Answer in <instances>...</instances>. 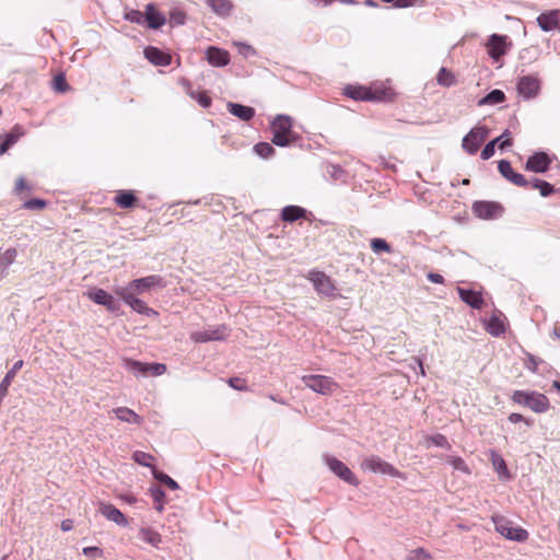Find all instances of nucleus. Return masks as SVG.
<instances>
[{
	"instance_id": "46",
	"label": "nucleus",
	"mask_w": 560,
	"mask_h": 560,
	"mask_svg": "<svg viewBox=\"0 0 560 560\" xmlns=\"http://www.w3.org/2000/svg\"><path fill=\"white\" fill-rule=\"evenodd\" d=\"M371 248L373 249L374 253H380V252L389 253L390 252V246L383 238H373L371 241Z\"/></svg>"
},
{
	"instance_id": "59",
	"label": "nucleus",
	"mask_w": 560,
	"mask_h": 560,
	"mask_svg": "<svg viewBox=\"0 0 560 560\" xmlns=\"http://www.w3.org/2000/svg\"><path fill=\"white\" fill-rule=\"evenodd\" d=\"M26 183H25V179L24 177H19L15 182V187H14V191L16 194H21L24 189H26Z\"/></svg>"
},
{
	"instance_id": "44",
	"label": "nucleus",
	"mask_w": 560,
	"mask_h": 560,
	"mask_svg": "<svg viewBox=\"0 0 560 560\" xmlns=\"http://www.w3.org/2000/svg\"><path fill=\"white\" fill-rule=\"evenodd\" d=\"M425 441L428 443V446L434 445V446L443 447V448H447V450L451 448V444L448 443L447 439L442 434H434L431 436H427Z\"/></svg>"
},
{
	"instance_id": "33",
	"label": "nucleus",
	"mask_w": 560,
	"mask_h": 560,
	"mask_svg": "<svg viewBox=\"0 0 560 560\" xmlns=\"http://www.w3.org/2000/svg\"><path fill=\"white\" fill-rule=\"evenodd\" d=\"M25 131L22 126L15 125L8 133L0 136V140H2L9 149L14 145L23 136Z\"/></svg>"
},
{
	"instance_id": "2",
	"label": "nucleus",
	"mask_w": 560,
	"mask_h": 560,
	"mask_svg": "<svg viewBox=\"0 0 560 560\" xmlns=\"http://www.w3.org/2000/svg\"><path fill=\"white\" fill-rule=\"evenodd\" d=\"M345 94L355 101H388L393 98L394 91L385 86L349 85L345 88Z\"/></svg>"
},
{
	"instance_id": "3",
	"label": "nucleus",
	"mask_w": 560,
	"mask_h": 560,
	"mask_svg": "<svg viewBox=\"0 0 560 560\" xmlns=\"http://www.w3.org/2000/svg\"><path fill=\"white\" fill-rule=\"evenodd\" d=\"M512 400L515 404L525 406L536 413L546 412L549 409V399L540 393L515 390L512 395Z\"/></svg>"
},
{
	"instance_id": "8",
	"label": "nucleus",
	"mask_w": 560,
	"mask_h": 560,
	"mask_svg": "<svg viewBox=\"0 0 560 560\" xmlns=\"http://www.w3.org/2000/svg\"><path fill=\"white\" fill-rule=\"evenodd\" d=\"M495 530L506 539L523 542L528 538V532L522 527L513 526L512 522L502 517L493 516Z\"/></svg>"
},
{
	"instance_id": "50",
	"label": "nucleus",
	"mask_w": 560,
	"mask_h": 560,
	"mask_svg": "<svg viewBox=\"0 0 560 560\" xmlns=\"http://www.w3.org/2000/svg\"><path fill=\"white\" fill-rule=\"evenodd\" d=\"M144 16H145V12L142 13L137 10H131L130 12L126 13V15H125L126 20H128L132 23H137V24L143 23Z\"/></svg>"
},
{
	"instance_id": "61",
	"label": "nucleus",
	"mask_w": 560,
	"mask_h": 560,
	"mask_svg": "<svg viewBox=\"0 0 560 560\" xmlns=\"http://www.w3.org/2000/svg\"><path fill=\"white\" fill-rule=\"evenodd\" d=\"M510 133L502 138L497 144H499V148L501 150H504L505 148L512 145V140L509 138Z\"/></svg>"
},
{
	"instance_id": "10",
	"label": "nucleus",
	"mask_w": 560,
	"mask_h": 560,
	"mask_svg": "<svg viewBox=\"0 0 560 560\" xmlns=\"http://www.w3.org/2000/svg\"><path fill=\"white\" fill-rule=\"evenodd\" d=\"M489 129L485 126L474 127L463 139L462 147L468 154H475L487 139Z\"/></svg>"
},
{
	"instance_id": "48",
	"label": "nucleus",
	"mask_w": 560,
	"mask_h": 560,
	"mask_svg": "<svg viewBox=\"0 0 560 560\" xmlns=\"http://www.w3.org/2000/svg\"><path fill=\"white\" fill-rule=\"evenodd\" d=\"M190 96L205 108L209 107L211 104V98L205 92H191Z\"/></svg>"
},
{
	"instance_id": "21",
	"label": "nucleus",
	"mask_w": 560,
	"mask_h": 560,
	"mask_svg": "<svg viewBox=\"0 0 560 560\" xmlns=\"http://www.w3.org/2000/svg\"><path fill=\"white\" fill-rule=\"evenodd\" d=\"M483 324L485 329L493 337H499L505 332V317L502 314L492 315L489 319L485 320Z\"/></svg>"
},
{
	"instance_id": "56",
	"label": "nucleus",
	"mask_w": 560,
	"mask_h": 560,
	"mask_svg": "<svg viewBox=\"0 0 560 560\" xmlns=\"http://www.w3.org/2000/svg\"><path fill=\"white\" fill-rule=\"evenodd\" d=\"M422 0H396V8H409L415 5H420Z\"/></svg>"
},
{
	"instance_id": "1",
	"label": "nucleus",
	"mask_w": 560,
	"mask_h": 560,
	"mask_svg": "<svg viewBox=\"0 0 560 560\" xmlns=\"http://www.w3.org/2000/svg\"><path fill=\"white\" fill-rule=\"evenodd\" d=\"M271 142L284 148L294 143L299 135L293 129V119L288 115H277L270 122Z\"/></svg>"
},
{
	"instance_id": "64",
	"label": "nucleus",
	"mask_w": 560,
	"mask_h": 560,
	"mask_svg": "<svg viewBox=\"0 0 560 560\" xmlns=\"http://www.w3.org/2000/svg\"><path fill=\"white\" fill-rule=\"evenodd\" d=\"M8 150L9 147L2 140H0V156L4 154Z\"/></svg>"
},
{
	"instance_id": "34",
	"label": "nucleus",
	"mask_w": 560,
	"mask_h": 560,
	"mask_svg": "<svg viewBox=\"0 0 560 560\" xmlns=\"http://www.w3.org/2000/svg\"><path fill=\"white\" fill-rule=\"evenodd\" d=\"M505 100V95L501 90H492L485 97L478 101L479 106L485 105H497L502 103Z\"/></svg>"
},
{
	"instance_id": "11",
	"label": "nucleus",
	"mask_w": 560,
	"mask_h": 560,
	"mask_svg": "<svg viewBox=\"0 0 560 560\" xmlns=\"http://www.w3.org/2000/svg\"><path fill=\"white\" fill-rule=\"evenodd\" d=\"M512 46L511 40L506 35L492 34L486 44L487 52L490 58L494 61H499L503 57L510 47Z\"/></svg>"
},
{
	"instance_id": "39",
	"label": "nucleus",
	"mask_w": 560,
	"mask_h": 560,
	"mask_svg": "<svg viewBox=\"0 0 560 560\" xmlns=\"http://www.w3.org/2000/svg\"><path fill=\"white\" fill-rule=\"evenodd\" d=\"M509 135V131L505 130L500 137L495 138L494 140L488 142L485 148L482 149L481 151V159L482 160H489L493 154H494V148L497 145V143L502 139L504 138L505 136Z\"/></svg>"
},
{
	"instance_id": "13",
	"label": "nucleus",
	"mask_w": 560,
	"mask_h": 560,
	"mask_svg": "<svg viewBox=\"0 0 560 560\" xmlns=\"http://www.w3.org/2000/svg\"><path fill=\"white\" fill-rule=\"evenodd\" d=\"M325 463L329 469L343 481L352 486L359 485V480L354 474L341 460L337 459L336 457L326 456Z\"/></svg>"
},
{
	"instance_id": "22",
	"label": "nucleus",
	"mask_w": 560,
	"mask_h": 560,
	"mask_svg": "<svg viewBox=\"0 0 560 560\" xmlns=\"http://www.w3.org/2000/svg\"><path fill=\"white\" fill-rule=\"evenodd\" d=\"M112 412L119 421L125 423L140 425L143 422L142 417L128 407H117Z\"/></svg>"
},
{
	"instance_id": "62",
	"label": "nucleus",
	"mask_w": 560,
	"mask_h": 560,
	"mask_svg": "<svg viewBox=\"0 0 560 560\" xmlns=\"http://www.w3.org/2000/svg\"><path fill=\"white\" fill-rule=\"evenodd\" d=\"M73 528V524L71 520H65L61 522V529L63 532H69Z\"/></svg>"
},
{
	"instance_id": "28",
	"label": "nucleus",
	"mask_w": 560,
	"mask_h": 560,
	"mask_svg": "<svg viewBox=\"0 0 560 560\" xmlns=\"http://www.w3.org/2000/svg\"><path fill=\"white\" fill-rule=\"evenodd\" d=\"M144 21L148 22V26L151 28H159L166 22L165 16L158 12L153 4H148L145 7Z\"/></svg>"
},
{
	"instance_id": "54",
	"label": "nucleus",
	"mask_w": 560,
	"mask_h": 560,
	"mask_svg": "<svg viewBox=\"0 0 560 560\" xmlns=\"http://www.w3.org/2000/svg\"><path fill=\"white\" fill-rule=\"evenodd\" d=\"M45 206L46 202L42 199H31L23 205L25 209H43Z\"/></svg>"
},
{
	"instance_id": "45",
	"label": "nucleus",
	"mask_w": 560,
	"mask_h": 560,
	"mask_svg": "<svg viewBox=\"0 0 560 560\" xmlns=\"http://www.w3.org/2000/svg\"><path fill=\"white\" fill-rule=\"evenodd\" d=\"M534 188L539 189V192L542 197H547L553 192V187L549 183L536 178L533 183Z\"/></svg>"
},
{
	"instance_id": "31",
	"label": "nucleus",
	"mask_w": 560,
	"mask_h": 560,
	"mask_svg": "<svg viewBox=\"0 0 560 560\" xmlns=\"http://www.w3.org/2000/svg\"><path fill=\"white\" fill-rule=\"evenodd\" d=\"M124 368L132 373L135 376H144L148 374L147 363L136 361L132 359L122 360Z\"/></svg>"
},
{
	"instance_id": "5",
	"label": "nucleus",
	"mask_w": 560,
	"mask_h": 560,
	"mask_svg": "<svg viewBox=\"0 0 560 560\" xmlns=\"http://www.w3.org/2000/svg\"><path fill=\"white\" fill-rule=\"evenodd\" d=\"M307 279L312 282L317 294L329 299H336L340 296L337 293V287L335 282L325 272L319 270H311L307 275Z\"/></svg>"
},
{
	"instance_id": "16",
	"label": "nucleus",
	"mask_w": 560,
	"mask_h": 560,
	"mask_svg": "<svg viewBox=\"0 0 560 560\" xmlns=\"http://www.w3.org/2000/svg\"><path fill=\"white\" fill-rule=\"evenodd\" d=\"M86 296L94 303L105 306L110 312H115L118 308L114 296L103 289L93 288L86 292Z\"/></svg>"
},
{
	"instance_id": "4",
	"label": "nucleus",
	"mask_w": 560,
	"mask_h": 560,
	"mask_svg": "<svg viewBox=\"0 0 560 560\" xmlns=\"http://www.w3.org/2000/svg\"><path fill=\"white\" fill-rule=\"evenodd\" d=\"M361 469L364 471H371L374 474L388 475L396 478L406 479L405 475L396 469L392 464L383 460L381 457L375 455L366 456L362 459Z\"/></svg>"
},
{
	"instance_id": "29",
	"label": "nucleus",
	"mask_w": 560,
	"mask_h": 560,
	"mask_svg": "<svg viewBox=\"0 0 560 560\" xmlns=\"http://www.w3.org/2000/svg\"><path fill=\"white\" fill-rule=\"evenodd\" d=\"M305 215L306 210L299 206H287L281 211V219L285 222H294Z\"/></svg>"
},
{
	"instance_id": "12",
	"label": "nucleus",
	"mask_w": 560,
	"mask_h": 560,
	"mask_svg": "<svg viewBox=\"0 0 560 560\" xmlns=\"http://www.w3.org/2000/svg\"><path fill=\"white\" fill-rule=\"evenodd\" d=\"M229 336V328L225 325L209 327L205 330L192 331L190 339L195 342H208L224 340Z\"/></svg>"
},
{
	"instance_id": "26",
	"label": "nucleus",
	"mask_w": 560,
	"mask_h": 560,
	"mask_svg": "<svg viewBox=\"0 0 560 560\" xmlns=\"http://www.w3.org/2000/svg\"><path fill=\"white\" fill-rule=\"evenodd\" d=\"M145 58L155 66H168L171 63V55L160 50L156 47H147L144 49Z\"/></svg>"
},
{
	"instance_id": "57",
	"label": "nucleus",
	"mask_w": 560,
	"mask_h": 560,
	"mask_svg": "<svg viewBox=\"0 0 560 560\" xmlns=\"http://www.w3.org/2000/svg\"><path fill=\"white\" fill-rule=\"evenodd\" d=\"M238 46V50L244 56V57H250V56H254L255 55V49L247 45V44H237Z\"/></svg>"
},
{
	"instance_id": "20",
	"label": "nucleus",
	"mask_w": 560,
	"mask_h": 560,
	"mask_svg": "<svg viewBox=\"0 0 560 560\" xmlns=\"http://www.w3.org/2000/svg\"><path fill=\"white\" fill-rule=\"evenodd\" d=\"M498 168L500 174L512 184L520 187L527 186L528 183L526 178L522 174L514 172L509 161L501 160L498 164Z\"/></svg>"
},
{
	"instance_id": "42",
	"label": "nucleus",
	"mask_w": 560,
	"mask_h": 560,
	"mask_svg": "<svg viewBox=\"0 0 560 560\" xmlns=\"http://www.w3.org/2000/svg\"><path fill=\"white\" fill-rule=\"evenodd\" d=\"M132 458L136 463L144 467H152V463L154 460L153 456L149 453L142 451H136L132 454Z\"/></svg>"
},
{
	"instance_id": "58",
	"label": "nucleus",
	"mask_w": 560,
	"mask_h": 560,
	"mask_svg": "<svg viewBox=\"0 0 560 560\" xmlns=\"http://www.w3.org/2000/svg\"><path fill=\"white\" fill-rule=\"evenodd\" d=\"M509 421L512 423H517L524 421L527 425H532V422L526 420L521 413L513 412L509 416Z\"/></svg>"
},
{
	"instance_id": "6",
	"label": "nucleus",
	"mask_w": 560,
	"mask_h": 560,
	"mask_svg": "<svg viewBox=\"0 0 560 560\" xmlns=\"http://www.w3.org/2000/svg\"><path fill=\"white\" fill-rule=\"evenodd\" d=\"M156 287H164L163 279L160 276L152 275L132 280L125 287H117L114 292H125L138 295Z\"/></svg>"
},
{
	"instance_id": "53",
	"label": "nucleus",
	"mask_w": 560,
	"mask_h": 560,
	"mask_svg": "<svg viewBox=\"0 0 560 560\" xmlns=\"http://www.w3.org/2000/svg\"><path fill=\"white\" fill-rule=\"evenodd\" d=\"M170 23L172 25H182L185 23V14L182 11H174L170 15Z\"/></svg>"
},
{
	"instance_id": "25",
	"label": "nucleus",
	"mask_w": 560,
	"mask_h": 560,
	"mask_svg": "<svg viewBox=\"0 0 560 560\" xmlns=\"http://www.w3.org/2000/svg\"><path fill=\"white\" fill-rule=\"evenodd\" d=\"M457 292L462 301L472 308L480 310L483 306V299L480 292L464 288H457Z\"/></svg>"
},
{
	"instance_id": "19",
	"label": "nucleus",
	"mask_w": 560,
	"mask_h": 560,
	"mask_svg": "<svg viewBox=\"0 0 560 560\" xmlns=\"http://www.w3.org/2000/svg\"><path fill=\"white\" fill-rule=\"evenodd\" d=\"M98 511L106 520L119 526L126 527L128 525L126 516L110 503H100Z\"/></svg>"
},
{
	"instance_id": "32",
	"label": "nucleus",
	"mask_w": 560,
	"mask_h": 560,
	"mask_svg": "<svg viewBox=\"0 0 560 560\" xmlns=\"http://www.w3.org/2000/svg\"><path fill=\"white\" fill-rule=\"evenodd\" d=\"M18 257V252L15 248H7L3 252H0V273H7L9 267L14 264Z\"/></svg>"
},
{
	"instance_id": "17",
	"label": "nucleus",
	"mask_w": 560,
	"mask_h": 560,
	"mask_svg": "<svg viewBox=\"0 0 560 560\" xmlns=\"http://www.w3.org/2000/svg\"><path fill=\"white\" fill-rule=\"evenodd\" d=\"M551 164V160L545 152H537L534 155L529 156L525 168L526 171L534 173H545L548 171Z\"/></svg>"
},
{
	"instance_id": "7",
	"label": "nucleus",
	"mask_w": 560,
	"mask_h": 560,
	"mask_svg": "<svg viewBox=\"0 0 560 560\" xmlns=\"http://www.w3.org/2000/svg\"><path fill=\"white\" fill-rule=\"evenodd\" d=\"M301 380L307 388L320 395H331L339 388L338 383L326 375H303Z\"/></svg>"
},
{
	"instance_id": "9",
	"label": "nucleus",
	"mask_w": 560,
	"mask_h": 560,
	"mask_svg": "<svg viewBox=\"0 0 560 560\" xmlns=\"http://www.w3.org/2000/svg\"><path fill=\"white\" fill-rule=\"evenodd\" d=\"M516 90L524 100H532L539 95L541 81L536 74L523 75L517 80Z\"/></svg>"
},
{
	"instance_id": "27",
	"label": "nucleus",
	"mask_w": 560,
	"mask_h": 560,
	"mask_svg": "<svg viewBox=\"0 0 560 560\" xmlns=\"http://www.w3.org/2000/svg\"><path fill=\"white\" fill-rule=\"evenodd\" d=\"M228 109L230 114L243 121H248L255 116V109L253 107L242 104L228 103Z\"/></svg>"
},
{
	"instance_id": "30",
	"label": "nucleus",
	"mask_w": 560,
	"mask_h": 560,
	"mask_svg": "<svg viewBox=\"0 0 560 560\" xmlns=\"http://www.w3.org/2000/svg\"><path fill=\"white\" fill-rule=\"evenodd\" d=\"M490 459L493 466V469L498 472V475L503 479L510 478V472L506 467L505 460L501 455H499L495 451L490 452Z\"/></svg>"
},
{
	"instance_id": "51",
	"label": "nucleus",
	"mask_w": 560,
	"mask_h": 560,
	"mask_svg": "<svg viewBox=\"0 0 560 560\" xmlns=\"http://www.w3.org/2000/svg\"><path fill=\"white\" fill-rule=\"evenodd\" d=\"M82 552L84 556L92 558V559L101 558L104 555L103 550L96 546L84 547L82 549Z\"/></svg>"
},
{
	"instance_id": "47",
	"label": "nucleus",
	"mask_w": 560,
	"mask_h": 560,
	"mask_svg": "<svg viewBox=\"0 0 560 560\" xmlns=\"http://www.w3.org/2000/svg\"><path fill=\"white\" fill-rule=\"evenodd\" d=\"M408 560H431V556L424 549L418 548L408 555Z\"/></svg>"
},
{
	"instance_id": "37",
	"label": "nucleus",
	"mask_w": 560,
	"mask_h": 560,
	"mask_svg": "<svg viewBox=\"0 0 560 560\" xmlns=\"http://www.w3.org/2000/svg\"><path fill=\"white\" fill-rule=\"evenodd\" d=\"M436 81L440 85H443V86H452L456 82L455 75L451 71H448L446 68L440 69V71L436 75Z\"/></svg>"
},
{
	"instance_id": "43",
	"label": "nucleus",
	"mask_w": 560,
	"mask_h": 560,
	"mask_svg": "<svg viewBox=\"0 0 560 560\" xmlns=\"http://www.w3.org/2000/svg\"><path fill=\"white\" fill-rule=\"evenodd\" d=\"M150 493L155 503V510L158 512H162L164 509V498H165L164 491L161 488L154 487V488L150 489Z\"/></svg>"
},
{
	"instance_id": "23",
	"label": "nucleus",
	"mask_w": 560,
	"mask_h": 560,
	"mask_svg": "<svg viewBox=\"0 0 560 560\" xmlns=\"http://www.w3.org/2000/svg\"><path fill=\"white\" fill-rule=\"evenodd\" d=\"M138 538L155 549H159L162 542L161 534L149 526H141L139 528Z\"/></svg>"
},
{
	"instance_id": "38",
	"label": "nucleus",
	"mask_w": 560,
	"mask_h": 560,
	"mask_svg": "<svg viewBox=\"0 0 560 560\" xmlns=\"http://www.w3.org/2000/svg\"><path fill=\"white\" fill-rule=\"evenodd\" d=\"M253 150L258 156L262 159H268L275 154L273 147L268 142H259L254 145Z\"/></svg>"
},
{
	"instance_id": "15",
	"label": "nucleus",
	"mask_w": 560,
	"mask_h": 560,
	"mask_svg": "<svg viewBox=\"0 0 560 560\" xmlns=\"http://www.w3.org/2000/svg\"><path fill=\"white\" fill-rule=\"evenodd\" d=\"M119 298L122 299V301L130 306L135 312L145 315V316H158V312L153 308L149 307L147 303L138 299L135 294H129L125 292H115Z\"/></svg>"
},
{
	"instance_id": "24",
	"label": "nucleus",
	"mask_w": 560,
	"mask_h": 560,
	"mask_svg": "<svg viewBox=\"0 0 560 560\" xmlns=\"http://www.w3.org/2000/svg\"><path fill=\"white\" fill-rule=\"evenodd\" d=\"M206 57L208 62L214 67H223L230 62L229 52L217 47H209Z\"/></svg>"
},
{
	"instance_id": "55",
	"label": "nucleus",
	"mask_w": 560,
	"mask_h": 560,
	"mask_svg": "<svg viewBox=\"0 0 560 560\" xmlns=\"http://www.w3.org/2000/svg\"><path fill=\"white\" fill-rule=\"evenodd\" d=\"M229 385L234 388V389H237V390H244L246 389V385H245V382L242 380V378H238V377H231L229 380Z\"/></svg>"
},
{
	"instance_id": "35",
	"label": "nucleus",
	"mask_w": 560,
	"mask_h": 560,
	"mask_svg": "<svg viewBox=\"0 0 560 560\" xmlns=\"http://www.w3.org/2000/svg\"><path fill=\"white\" fill-rule=\"evenodd\" d=\"M135 195L128 190H120L115 197L116 205L124 209L131 208L135 205Z\"/></svg>"
},
{
	"instance_id": "36",
	"label": "nucleus",
	"mask_w": 560,
	"mask_h": 560,
	"mask_svg": "<svg viewBox=\"0 0 560 560\" xmlns=\"http://www.w3.org/2000/svg\"><path fill=\"white\" fill-rule=\"evenodd\" d=\"M209 7L220 15H228L232 9L229 0H207Z\"/></svg>"
},
{
	"instance_id": "40",
	"label": "nucleus",
	"mask_w": 560,
	"mask_h": 560,
	"mask_svg": "<svg viewBox=\"0 0 560 560\" xmlns=\"http://www.w3.org/2000/svg\"><path fill=\"white\" fill-rule=\"evenodd\" d=\"M446 462L453 467V469L462 471L466 475L470 474V469L462 457L447 456Z\"/></svg>"
},
{
	"instance_id": "41",
	"label": "nucleus",
	"mask_w": 560,
	"mask_h": 560,
	"mask_svg": "<svg viewBox=\"0 0 560 560\" xmlns=\"http://www.w3.org/2000/svg\"><path fill=\"white\" fill-rule=\"evenodd\" d=\"M153 477L159 480L160 482H163L172 490H177L179 488L178 483L171 478L168 475L156 470L155 468L152 469Z\"/></svg>"
},
{
	"instance_id": "52",
	"label": "nucleus",
	"mask_w": 560,
	"mask_h": 560,
	"mask_svg": "<svg viewBox=\"0 0 560 560\" xmlns=\"http://www.w3.org/2000/svg\"><path fill=\"white\" fill-rule=\"evenodd\" d=\"M54 89L57 92H65V91H67L68 84H67L66 79H65V77L62 74L57 75L54 79Z\"/></svg>"
},
{
	"instance_id": "18",
	"label": "nucleus",
	"mask_w": 560,
	"mask_h": 560,
	"mask_svg": "<svg viewBox=\"0 0 560 560\" xmlns=\"http://www.w3.org/2000/svg\"><path fill=\"white\" fill-rule=\"evenodd\" d=\"M538 26L544 32H551L560 28V11L551 10L537 16Z\"/></svg>"
},
{
	"instance_id": "49",
	"label": "nucleus",
	"mask_w": 560,
	"mask_h": 560,
	"mask_svg": "<svg viewBox=\"0 0 560 560\" xmlns=\"http://www.w3.org/2000/svg\"><path fill=\"white\" fill-rule=\"evenodd\" d=\"M148 374L160 376L165 373L166 366L163 363H147Z\"/></svg>"
},
{
	"instance_id": "60",
	"label": "nucleus",
	"mask_w": 560,
	"mask_h": 560,
	"mask_svg": "<svg viewBox=\"0 0 560 560\" xmlns=\"http://www.w3.org/2000/svg\"><path fill=\"white\" fill-rule=\"evenodd\" d=\"M428 279L433 283H443L444 282V278L440 273L431 272L428 275Z\"/></svg>"
},
{
	"instance_id": "14",
	"label": "nucleus",
	"mask_w": 560,
	"mask_h": 560,
	"mask_svg": "<svg viewBox=\"0 0 560 560\" xmlns=\"http://www.w3.org/2000/svg\"><path fill=\"white\" fill-rule=\"evenodd\" d=\"M474 213L483 220L494 219L502 214V207L492 201H476L472 205Z\"/></svg>"
},
{
	"instance_id": "63",
	"label": "nucleus",
	"mask_w": 560,
	"mask_h": 560,
	"mask_svg": "<svg viewBox=\"0 0 560 560\" xmlns=\"http://www.w3.org/2000/svg\"><path fill=\"white\" fill-rule=\"evenodd\" d=\"M121 499L129 504H133L136 502V498L133 495H124Z\"/></svg>"
}]
</instances>
